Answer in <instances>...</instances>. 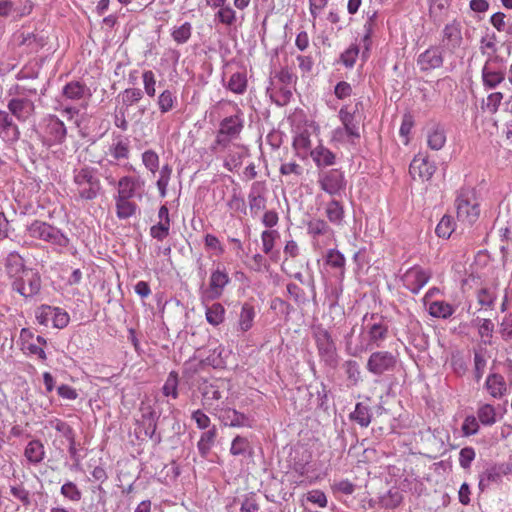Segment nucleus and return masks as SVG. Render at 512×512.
Listing matches in <instances>:
<instances>
[{
	"label": "nucleus",
	"mask_w": 512,
	"mask_h": 512,
	"mask_svg": "<svg viewBox=\"0 0 512 512\" xmlns=\"http://www.w3.org/2000/svg\"><path fill=\"white\" fill-rule=\"evenodd\" d=\"M455 229V223L451 216L444 215L436 226L435 232L438 237L449 238Z\"/></svg>",
	"instance_id": "47"
},
{
	"label": "nucleus",
	"mask_w": 512,
	"mask_h": 512,
	"mask_svg": "<svg viewBox=\"0 0 512 512\" xmlns=\"http://www.w3.org/2000/svg\"><path fill=\"white\" fill-rule=\"evenodd\" d=\"M28 235L34 239L43 240L58 247H67L69 238L56 227L40 220H34L27 227Z\"/></svg>",
	"instance_id": "5"
},
{
	"label": "nucleus",
	"mask_w": 512,
	"mask_h": 512,
	"mask_svg": "<svg viewBox=\"0 0 512 512\" xmlns=\"http://www.w3.org/2000/svg\"><path fill=\"white\" fill-rule=\"evenodd\" d=\"M134 434L136 438L141 442H145L147 440H154V442H159L160 440V437L156 435L155 418L136 419Z\"/></svg>",
	"instance_id": "18"
},
{
	"label": "nucleus",
	"mask_w": 512,
	"mask_h": 512,
	"mask_svg": "<svg viewBox=\"0 0 512 512\" xmlns=\"http://www.w3.org/2000/svg\"><path fill=\"white\" fill-rule=\"evenodd\" d=\"M144 167L153 175L159 170L160 158L156 151L152 149L145 150L141 156Z\"/></svg>",
	"instance_id": "44"
},
{
	"label": "nucleus",
	"mask_w": 512,
	"mask_h": 512,
	"mask_svg": "<svg viewBox=\"0 0 512 512\" xmlns=\"http://www.w3.org/2000/svg\"><path fill=\"white\" fill-rule=\"evenodd\" d=\"M368 343L367 345L356 346L351 349L348 347V352L350 355L354 357H359L363 353L372 350L373 348H378L381 346V343L387 338L388 335V327L383 323H374L368 327Z\"/></svg>",
	"instance_id": "6"
},
{
	"label": "nucleus",
	"mask_w": 512,
	"mask_h": 512,
	"mask_svg": "<svg viewBox=\"0 0 512 512\" xmlns=\"http://www.w3.org/2000/svg\"><path fill=\"white\" fill-rule=\"evenodd\" d=\"M24 454L30 463H40L45 456L44 446L40 441L32 440L27 444Z\"/></svg>",
	"instance_id": "34"
},
{
	"label": "nucleus",
	"mask_w": 512,
	"mask_h": 512,
	"mask_svg": "<svg viewBox=\"0 0 512 512\" xmlns=\"http://www.w3.org/2000/svg\"><path fill=\"white\" fill-rule=\"evenodd\" d=\"M455 309L452 305L445 301L431 302L428 312L432 317L447 319L453 315Z\"/></svg>",
	"instance_id": "37"
},
{
	"label": "nucleus",
	"mask_w": 512,
	"mask_h": 512,
	"mask_svg": "<svg viewBox=\"0 0 512 512\" xmlns=\"http://www.w3.org/2000/svg\"><path fill=\"white\" fill-rule=\"evenodd\" d=\"M318 184L323 191L334 196L345 190L346 180L340 169H329L319 173Z\"/></svg>",
	"instance_id": "8"
},
{
	"label": "nucleus",
	"mask_w": 512,
	"mask_h": 512,
	"mask_svg": "<svg viewBox=\"0 0 512 512\" xmlns=\"http://www.w3.org/2000/svg\"><path fill=\"white\" fill-rule=\"evenodd\" d=\"M319 353H332L334 350L333 341L327 331H323L316 340Z\"/></svg>",
	"instance_id": "57"
},
{
	"label": "nucleus",
	"mask_w": 512,
	"mask_h": 512,
	"mask_svg": "<svg viewBox=\"0 0 512 512\" xmlns=\"http://www.w3.org/2000/svg\"><path fill=\"white\" fill-rule=\"evenodd\" d=\"M67 135L64 122L55 115H48L44 119V141L48 146L61 144Z\"/></svg>",
	"instance_id": "11"
},
{
	"label": "nucleus",
	"mask_w": 512,
	"mask_h": 512,
	"mask_svg": "<svg viewBox=\"0 0 512 512\" xmlns=\"http://www.w3.org/2000/svg\"><path fill=\"white\" fill-rule=\"evenodd\" d=\"M242 148L243 147L240 145H233L232 148H229L228 154L225 157L224 163H223V166L228 171H233L236 168L240 167V165L242 164L243 154H242V152L238 151V150H242Z\"/></svg>",
	"instance_id": "39"
},
{
	"label": "nucleus",
	"mask_w": 512,
	"mask_h": 512,
	"mask_svg": "<svg viewBox=\"0 0 512 512\" xmlns=\"http://www.w3.org/2000/svg\"><path fill=\"white\" fill-rule=\"evenodd\" d=\"M73 193L80 200H94L97 198L101 183L94 168L84 166L73 172Z\"/></svg>",
	"instance_id": "3"
},
{
	"label": "nucleus",
	"mask_w": 512,
	"mask_h": 512,
	"mask_svg": "<svg viewBox=\"0 0 512 512\" xmlns=\"http://www.w3.org/2000/svg\"><path fill=\"white\" fill-rule=\"evenodd\" d=\"M172 175V167L168 164L162 166L159 174V178L156 182L158 191L161 197L166 196L167 188Z\"/></svg>",
	"instance_id": "48"
},
{
	"label": "nucleus",
	"mask_w": 512,
	"mask_h": 512,
	"mask_svg": "<svg viewBox=\"0 0 512 512\" xmlns=\"http://www.w3.org/2000/svg\"><path fill=\"white\" fill-rule=\"evenodd\" d=\"M52 313V324L55 328L62 329L68 325L70 318L66 311L58 307H54V311Z\"/></svg>",
	"instance_id": "60"
},
{
	"label": "nucleus",
	"mask_w": 512,
	"mask_h": 512,
	"mask_svg": "<svg viewBox=\"0 0 512 512\" xmlns=\"http://www.w3.org/2000/svg\"><path fill=\"white\" fill-rule=\"evenodd\" d=\"M215 20H217L222 25L231 27L236 23L237 15L235 10L231 6L224 5L221 8H219L218 11L216 12Z\"/></svg>",
	"instance_id": "40"
},
{
	"label": "nucleus",
	"mask_w": 512,
	"mask_h": 512,
	"mask_svg": "<svg viewBox=\"0 0 512 512\" xmlns=\"http://www.w3.org/2000/svg\"><path fill=\"white\" fill-rule=\"evenodd\" d=\"M325 215L330 223L341 226L345 215L343 204L335 199L330 200L325 205Z\"/></svg>",
	"instance_id": "26"
},
{
	"label": "nucleus",
	"mask_w": 512,
	"mask_h": 512,
	"mask_svg": "<svg viewBox=\"0 0 512 512\" xmlns=\"http://www.w3.org/2000/svg\"><path fill=\"white\" fill-rule=\"evenodd\" d=\"M230 279L226 272L221 270H215L212 272L209 281V288L206 291V296L210 300L218 299L229 283Z\"/></svg>",
	"instance_id": "20"
},
{
	"label": "nucleus",
	"mask_w": 512,
	"mask_h": 512,
	"mask_svg": "<svg viewBox=\"0 0 512 512\" xmlns=\"http://www.w3.org/2000/svg\"><path fill=\"white\" fill-rule=\"evenodd\" d=\"M227 88L235 94H244L247 89V76L244 72H236L230 76Z\"/></svg>",
	"instance_id": "38"
},
{
	"label": "nucleus",
	"mask_w": 512,
	"mask_h": 512,
	"mask_svg": "<svg viewBox=\"0 0 512 512\" xmlns=\"http://www.w3.org/2000/svg\"><path fill=\"white\" fill-rule=\"evenodd\" d=\"M243 129V120L240 115H233L224 118L219 125L218 132L227 135L234 140L237 139Z\"/></svg>",
	"instance_id": "23"
},
{
	"label": "nucleus",
	"mask_w": 512,
	"mask_h": 512,
	"mask_svg": "<svg viewBox=\"0 0 512 512\" xmlns=\"http://www.w3.org/2000/svg\"><path fill=\"white\" fill-rule=\"evenodd\" d=\"M326 263L332 268L340 269V277H344L345 257L336 249H330L326 255Z\"/></svg>",
	"instance_id": "45"
},
{
	"label": "nucleus",
	"mask_w": 512,
	"mask_h": 512,
	"mask_svg": "<svg viewBox=\"0 0 512 512\" xmlns=\"http://www.w3.org/2000/svg\"><path fill=\"white\" fill-rule=\"evenodd\" d=\"M191 35L192 25L190 22H185L180 26L174 27L171 31V37L178 45L187 43Z\"/></svg>",
	"instance_id": "42"
},
{
	"label": "nucleus",
	"mask_w": 512,
	"mask_h": 512,
	"mask_svg": "<svg viewBox=\"0 0 512 512\" xmlns=\"http://www.w3.org/2000/svg\"><path fill=\"white\" fill-rule=\"evenodd\" d=\"M54 307L49 305H42L36 311V319L39 324L47 326L48 323L52 322Z\"/></svg>",
	"instance_id": "63"
},
{
	"label": "nucleus",
	"mask_w": 512,
	"mask_h": 512,
	"mask_svg": "<svg viewBox=\"0 0 512 512\" xmlns=\"http://www.w3.org/2000/svg\"><path fill=\"white\" fill-rule=\"evenodd\" d=\"M116 215L119 219H128L136 213L137 204L131 198L115 197Z\"/></svg>",
	"instance_id": "31"
},
{
	"label": "nucleus",
	"mask_w": 512,
	"mask_h": 512,
	"mask_svg": "<svg viewBox=\"0 0 512 512\" xmlns=\"http://www.w3.org/2000/svg\"><path fill=\"white\" fill-rule=\"evenodd\" d=\"M46 346L47 340L42 336H37L36 343L24 344L23 349L26 350L29 355L35 356L41 362H45L47 360V355L45 353Z\"/></svg>",
	"instance_id": "35"
},
{
	"label": "nucleus",
	"mask_w": 512,
	"mask_h": 512,
	"mask_svg": "<svg viewBox=\"0 0 512 512\" xmlns=\"http://www.w3.org/2000/svg\"><path fill=\"white\" fill-rule=\"evenodd\" d=\"M227 206L234 212H246L244 198L241 196L239 189L233 188L230 198L227 200Z\"/></svg>",
	"instance_id": "52"
},
{
	"label": "nucleus",
	"mask_w": 512,
	"mask_h": 512,
	"mask_svg": "<svg viewBox=\"0 0 512 512\" xmlns=\"http://www.w3.org/2000/svg\"><path fill=\"white\" fill-rule=\"evenodd\" d=\"M170 230V224H167V221H159L156 225H153L150 228V235L159 240L162 241L169 235Z\"/></svg>",
	"instance_id": "59"
},
{
	"label": "nucleus",
	"mask_w": 512,
	"mask_h": 512,
	"mask_svg": "<svg viewBox=\"0 0 512 512\" xmlns=\"http://www.w3.org/2000/svg\"><path fill=\"white\" fill-rule=\"evenodd\" d=\"M179 377L176 371H171L162 387L163 394L166 397L176 399L178 397Z\"/></svg>",
	"instance_id": "46"
},
{
	"label": "nucleus",
	"mask_w": 512,
	"mask_h": 512,
	"mask_svg": "<svg viewBox=\"0 0 512 512\" xmlns=\"http://www.w3.org/2000/svg\"><path fill=\"white\" fill-rule=\"evenodd\" d=\"M20 138V130L8 111L0 110V139L13 144Z\"/></svg>",
	"instance_id": "14"
},
{
	"label": "nucleus",
	"mask_w": 512,
	"mask_h": 512,
	"mask_svg": "<svg viewBox=\"0 0 512 512\" xmlns=\"http://www.w3.org/2000/svg\"><path fill=\"white\" fill-rule=\"evenodd\" d=\"M62 95L71 101L88 100L91 97V91L83 82L71 81L63 87Z\"/></svg>",
	"instance_id": "21"
},
{
	"label": "nucleus",
	"mask_w": 512,
	"mask_h": 512,
	"mask_svg": "<svg viewBox=\"0 0 512 512\" xmlns=\"http://www.w3.org/2000/svg\"><path fill=\"white\" fill-rule=\"evenodd\" d=\"M446 142V136L442 129L435 128L428 133L427 144L432 150H440Z\"/></svg>",
	"instance_id": "49"
},
{
	"label": "nucleus",
	"mask_w": 512,
	"mask_h": 512,
	"mask_svg": "<svg viewBox=\"0 0 512 512\" xmlns=\"http://www.w3.org/2000/svg\"><path fill=\"white\" fill-rule=\"evenodd\" d=\"M259 183H254L251 192L248 195L249 208L252 215H257L260 211L266 208V198L259 191L256 192V188Z\"/></svg>",
	"instance_id": "33"
},
{
	"label": "nucleus",
	"mask_w": 512,
	"mask_h": 512,
	"mask_svg": "<svg viewBox=\"0 0 512 512\" xmlns=\"http://www.w3.org/2000/svg\"><path fill=\"white\" fill-rule=\"evenodd\" d=\"M512 473V466L510 464H501L487 469L479 480V488L484 490L491 483H499L504 475Z\"/></svg>",
	"instance_id": "19"
},
{
	"label": "nucleus",
	"mask_w": 512,
	"mask_h": 512,
	"mask_svg": "<svg viewBox=\"0 0 512 512\" xmlns=\"http://www.w3.org/2000/svg\"><path fill=\"white\" fill-rule=\"evenodd\" d=\"M436 171L434 163L430 162L426 157L417 155L413 158L410 166L409 173L413 179H420L428 181L431 179Z\"/></svg>",
	"instance_id": "15"
},
{
	"label": "nucleus",
	"mask_w": 512,
	"mask_h": 512,
	"mask_svg": "<svg viewBox=\"0 0 512 512\" xmlns=\"http://www.w3.org/2000/svg\"><path fill=\"white\" fill-rule=\"evenodd\" d=\"M308 232L314 236L324 235L330 232V227L326 221L322 219H312L307 225Z\"/></svg>",
	"instance_id": "55"
},
{
	"label": "nucleus",
	"mask_w": 512,
	"mask_h": 512,
	"mask_svg": "<svg viewBox=\"0 0 512 512\" xmlns=\"http://www.w3.org/2000/svg\"><path fill=\"white\" fill-rule=\"evenodd\" d=\"M226 310L221 303H213L206 308L205 316L209 324L219 326L225 320Z\"/></svg>",
	"instance_id": "36"
},
{
	"label": "nucleus",
	"mask_w": 512,
	"mask_h": 512,
	"mask_svg": "<svg viewBox=\"0 0 512 512\" xmlns=\"http://www.w3.org/2000/svg\"><path fill=\"white\" fill-rule=\"evenodd\" d=\"M292 146L296 154L302 159H305L308 155L310 156V151L313 150L310 133L307 130L297 133L293 138Z\"/></svg>",
	"instance_id": "25"
},
{
	"label": "nucleus",
	"mask_w": 512,
	"mask_h": 512,
	"mask_svg": "<svg viewBox=\"0 0 512 512\" xmlns=\"http://www.w3.org/2000/svg\"><path fill=\"white\" fill-rule=\"evenodd\" d=\"M360 103L354 107L344 105L338 112L342 126L335 128L331 133V142L344 147L355 146L360 141V125L362 116L359 113Z\"/></svg>",
	"instance_id": "1"
},
{
	"label": "nucleus",
	"mask_w": 512,
	"mask_h": 512,
	"mask_svg": "<svg viewBox=\"0 0 512 512\" xmlns=\"http://www.w3.org/2000/svg\"><path fill=\"white\" fill-rule=\"evenodd\" d=\"M12 287L24 297L34 296L41 289L40 275L32 269H28L23 275L12 282Z\"/></svg>",
	"instance_id": "10"
},
{
	"label": "nucleus",
	"mask_w": 512,
	"mask_h": 512,
	"mask_svg": "<svg viewBox=\"0 0 512 512\" xmlns=\"http://www.w3.org/2000/svg\"><path fill=\"white\" fill-rule=\"evenodd\" d=\"M432 272L420 265H414L407 269L401 276V281L406 289L417 294L428 283Z\"/></svg>",
	"instance_id": "7"
},
{
	"label": "nucleus",
	"mask_w": 512,
	"mask_h": 512,
	"mask_svg": "<svg viewBox=\"0 0 512 512\" xmlns=\"http://www.w3.org/2000/svg\"><path fill=\"white\" fill-rule=\"evenodd\" d=\"M138 187V178L133 176H123L118 180L117 195L115 197L133 198Z\"/></svg>",
	"instance_id": "27"
},
{
	"label": "nucleus",
	"mask_w": 512,
	"mask_h": 512,
	"mask_svg": "<svg viewBox=\"0 0 512 512\" xmlns=\"http://www.w3.org/2000/svg\"><path fill=\"white\" fill-rule=\"evenodd\" d=\"M442 52L438 47L432 46L421 53L417 59V65L421 71H430L440 68L443 64Z\"/></svg>",
	"instance_id": "17"
},
{
	"label": "nucleus",
	"mask_w": 512,
	"mask_h": 512,
	"mask_svg": "<svg viewBox=\"0 0 512 512\" xmlns=\"http://www.w3.org/2000/svg\"><path fill=\"white\" fill-rule=\"evenodd\" d=\"M143 97V93L139 88H128L121 93L122 102L127 107L138 103Z\"/></svg>",
	"instance_id": "53"
},
{
	"label": "nucleus",
	"mask_w": 512,
	"mask_h": 512,
	"mask_svg": "<svg viewBox=\"0 0 512 512\" xmlns=\"http://www.w3.org/2000/svg\"><path fill=\"white\" fill-rule=\"evenodd\" d=\"M310 157L318 168L333 166L336 163V155L323 144L311 150Z\"/></svg>",
	"instance_id": "24"
},
{
	"label": "nucleus",
	"mask_w": 512,
	"mask_h": 512,
	"mask_svg": "<svg viewBox=\"0 0 512 512\" xmlns=\"http://www.w3.org/2000/svg\"><path fill=\"white\" fill-rule=\"evenodd\" d=\"M6 274L12 279H18L28 269L25 268L24 260L17 252H11L7 255L4 263Z\"/></svg>",
	"instance_id": "22"
},
{
	"label": "nucleus",
	"mask_w": 512,
	"mask_h": 512,
	"mask_svg": "<svg viewBox=\"0 0 512 512\" xmlns=\"http://www.w3.org/2000/svg\"><path fill=\"white\" fill-rule=\"evenodd\" d=\"M279 238L277 230L267 229L261 233L262 251L270 254L275 246V242Z\"/></svg>",
	"instance_id": "50"
},
{
	"label": "nucleus",
	"mask_w": 512,
	"mask_h": 512,
	"mask_svg": "<svg viewBox=\"0 0 512 512\" xmlns=\"http://www.w3.org/2000/svg\"><path fill=\"white\" fill-rule=\"evenodd\" d=\"M359 54L357 45H351L341 54V61L346 67H353Z\"/></svg>",
	"instance_id": "64"
},
{
	"label": "nucleus",
	"mask_w": 512,
	"mask_h": 512,
	"mask_svg": "<svg viewBox=\"0 0 512 512\" xmlns=\"http://www.w3.org/2000/svg\"><path fill=\"white\" fill-rule=\"evenodd\" d=\"M176 103H177V97L169 89L162 91L159 94L158 99H157V104H158L159 110L163 114L171 111L175 107Z\"/></svg>",
	"instance_id": "41"
},
{
	"label": "nucleus",
	"mask_w": 512,
	"mask_h": 512,
	"mask_svg": "<svg viewBox=\"0 0 512 512\" xmlns=\"http://www.w3.org/2000/svg\"><path fill=\"white\" fill-rule=\"evenodd\" d=\"M34 88H26L21 85H14L8 90L11 98L8 100L7 108L11 116L20 122H26L35 113V104L30 96L36 95Z\"/></svg>",
	"instance_id": "2"
},
{
	"label": "nucleus",
	"mask_w": 512,
	"mask_h": 512,
	"mask_svg": "<svg viewBox=\"0 0 512 512\" xmlns=\"http://www.w3.org/2000/svg\"><path fill=\"white\" fill-rule=\"evenodd\" d=\"M131 153L130 139L124 135L118 134L112 138L106 154L115 161L128 160Z\"/></svg>",
	"instance_id": "13"
},
{
	"label": "nucleus",
	"mask_w": 512,
	"mask_h": 512,
	"mask_svg": "<svg viewBox=\"0 0 512 512\" xmlns=\"http://www.w3.org/2000/svg\"><path fill=\"white\" fill-rule=\"evenodd\" d=\"M256 316L255 308L250 303H244L241 307L238 328L241 332H247L253 327L254 318Z\"/></svg>",
	"instance_id": "30"
},
{
	"label": "nucleus",
	"mask_w": 512,
	"mask_h": 512,
	"mask_svg": "<svg viewBox=\"0 0 512 512\" xmlns=\"http://www.w3.org/2000/svg\"><path fill=\"white\" fill-rule=\"evenodd\" d=\"M145 93L149 97H154L156 93V78L151 70H145L142 74Z\"/></svg>",
	"instance_id": "56"
},
{
	"label": "nucleus",
	"mask_w": 512,
	"mask_h": 512,
	"mask_svg": "<svg viewBox=\"0 0 512 512\" xmlns=\"http://www.w3.org/2000/svg\"><path fill=\"white\" fill-rule=\"evenodd\" d=\"M452 0H428L429 14L434 20H443L449 12Z\"/></svg>",
	"instance_id": "32"
},
{
	"label": "nucleus",
	"mask_w": 512,
	"mask_h": 512,
	"mask_svg": "<svg viewBox=\"0 0 512 512\" xmlns=\"http://www.w3.org/2000/svg\"><path fill=\"white\" fill-rule=\"evenodd\" d=\"M489 394L494 398L502 397L507 391L505 379L500 374H490L485 382Z\"/></svg>",
	"instance_id": "28"
},
{
	"label": "nucleus",
	"mask_w": 512,
	"mask_h": 512,
	"mask_svg": "<svg viewBox=\"0 0 512 512\" xmlns=\"http://www.w3.org/2000/svg\"><path fill=\"white\" fill-rule=\"evenodd\" d=\"M502 100L503 93L493 92L487 96L486 102L484 103V107L489 113L495 114L498 111Z\"/></svg>",
	"instance_id": "58"
},
{
	"label": "nucleus",
	"mask_w": 512,
	"mask_h": 512,
	"mask_svg": "<svg viewBox=\"0 0 512 512\" xmlns=\"http://www.w3.org/2000/svg\"><path fill=\"white\" fill-rule=\"evenodd\" d=\"M461 24L453 20L451 23L445 25L443 29L442 45L445 49L453 52L462 44Z\"/></svg>",
	"instance_id": "16"
},
{
	"label": "nucleus",
	"mask_w": 512,
	"mask_h": 512,
	"mask_svg": "<svg viewBox=\"0 0 512 512\" xmlns=\"http://www.w3.org/2000/svg\"><path fill=\"white\" fill-rule=\"evenodd\" d=\"M456 216L459 222L472 225L480 216V203L472 188H461L454 201Z\"/></svg>",
	"instance_id": "4"
},
{
	"label": "nucleus",
	"mask_w": 512,
	"mask_h": 512,
	"mask_svg": "<svg viewBox=\"0 0 512 512\" xmlns=\"http://www.w3.org/2000/svg\"><path fill=\"white\" fill-rule=\"evenodd\" d=\"M397 363L396 357L389 351H375L369 356L366 369L373 375H383L394 370Z\"/></svg>",
	"instance_id": "9"
},
{
	"label": "nucleus",
	"mask_w": 512,
	"mask_h": 512,
	"mask_svg": "<svg viewBox=\"0 0 512 512\" xmlns=\"http://www.w3.org/2000/svg\"><path fill=\"white\" fill-rule=\"evenodd\" d=\"M482 79L484 86L495 88L504 81V73L493 68L490 62H487L482 69Z\"/></svg>",
	"instance_id": "29"
},
{
	"label": "nucleus",
	"mask_w": 512,
	"mask_h": 512,
	"mask_svg": "<svg viewBox=\"0 0 512 512\" xmlns=\"http://www.w3.org/2000/svg\"><path fill=\"white\" fill-rule=\"evenodd\" d=\"M348 382L352 386H356L362 380L359 364L354 360H348L343 364Z\"/></svg>",
	"instance_id": "43"
},
{
	"label": "nucleus",
	"mask_w": 512,
	"mask_h": 512,
	"mask_svg": "<svg viewBox=\"0 0 512 512\" xmlns=\"http://www.w3.org/2000/svg\"><path fill=\"white\" fill-rule=\"evenodd\" d=\"M309 12L311 17L315 20L321 17L326 10V20L331 24H337L340 21L339 9L333 4H330V0H308Z\"/></svg>",
	"instance_id": "12"
},
{
	"label": "nucleus",
	"mask_w": 512,
	"mask_h": 512,
	"mask_svg": "<svg viewBox=\"0 0 512 512\" xmlns=\"http://www.w3.org/2000/svg\"><path fill=\"white\" fill-rule=\"evenodd\" d=\"M279 172L283 176L294 175L300 177L303 174V167L295 161L282 163Z\"/></svg>",
	"instance_id": "62"
},
{
	"label": "nucleus",
	"mask_w": 512,
	"mask_h": 512,
	"mask_svg": "<svg viewBox=\"0 0 512 512\" xmlns=\"http://www.w3.org/2000/svg\"><path fill=\"white\" fill-rule=\"evenodd\" d=\"M414 126V119L413 116L409 113L404 114L400 126V136L404 138V144H408L409 142V134L411 133V130Z\"/></svg>",
	"instance_id": "61"
},
{
	"label": "nucleus",
	"mask_w": 512,
	"mask_h": 512,
	"mask_svg": "<svg viewBox=\"0 0 512 512\" xmlns=\"http://www.w3.org/2000/svg\"><path fill=\"white\" fill-rule=\"evenodd\" d=\"M216 433L214 429L205 431L198 442V450L202 457H206L214 443Z\"/></svg>",
	"instance_id": "51"
},
{
	"label": "nucleus",
	"mask_w": 512,
	"mask_h": 512,
	"mask_svg": "<svg viewBox=\"0 0 512 512\" xmlns=\"http://www.w3.org/2000/svg\"><path fill=\"white\" fill-rule=\"evenodd\" d=\"M61 494L65 498H67V499H69L71 501H74V502H78L82 498L81 491L78 489L76 484L71 482V481H68V482H66L65 484L62 485V487H61Z\"/></svg>",
	"instance_id": "54"
}]
</instances>
